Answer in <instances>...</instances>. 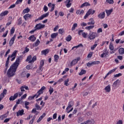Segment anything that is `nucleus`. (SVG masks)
<instances>
[{
  "instance_id": "f257e3e1",
  "label": "nucleus",
  "mask_w": 124,
  "mask_h": 124,
  "mask_svg": "<svg viewBox=\"0 0 124 124\" xmlns=\"http://www.w3.org/2000/svg\"><path fill=\"white\" fill-rule=\"evenodd\" d=\"M19 64H20V57H18L16 62L10 66V68L8 69L7 74L8 75V77H13L14 75H15V73H16V71L18 68V66H19Z\"/></svg>"
},
{
  "instance_id": "f03ea898",
  "label": "nucleus",
  "mask_w": 124,
  "mask_h": 124,
  "mask_svg": "<svg viewBox=\"0 0 124 124\" xmlns=\"http://www.w3.org/2000/svg\"><path fill=\"white\" fill-rule=\"evenodd\" d=\"M97 36V33L94 32H91L88 35V39L89 40H93Z\"/></svg>"
},
{
  "instance_id": "7ed1b4c3",
  "label": "nucleus",
  "mask_w": 124,
  "mask_h": 124,
  "mask_svg": "<svg viewBox=\"0 0 124 124\" xmlns=\"http://www.w3.org/2000/svg\"><path fill=\"white\" fill-rule=\"evenodd\" d=\"M120 83H121L120 80L117 79L113 83L112 88H113L114 90H116V89H117V88H118L119 86H120Z\"/></svg>"
},
{
  "instance_id": "20e7f679",
  "label": "nucleus",
  "mask_w": 124,
  "mask_h": 124,
  "mask_svg": "<svg viewBox=\"0 0 124 124\" xmlns=\"http://www.w3.org/2000/svg\"><path fill=\"white\" fill-rule=\"evenodd\" d=\"M48 16H49V12H47L45 14L42 15L38 19L35 20V22H36V21H41V20H43L44 18H46V17H48Z\"/></svg>"
},
{
  "instance_id": "39448f33",
  "label": "nucleus",
  "mask_w": 124,
  "mask_h": 124,
  "mask_svg": "<svg viewBox=\"0 0 124 124\" xmlns=\"http://www.w3.org/2000/svg\"><path fill=\"white\" fill-rule=\"evenodd\" d=\"M100 63V62L99 61H94L92 62H88L87 63V66L88 67H91L92 65H94V64H99Z\"/></svg>"
},
{
  "instance_id": "423d86ee",
  "label": "nucleus",
  "mask_w": 124,
  "mask_h": 124,
  "mask_svg": "<svg viewBox=\"0 0 124 124\" xmlns=\"http://www.w3.org/2000/svg\"><path fill=\"white\" fill-rule=\"evenodd\" d=\"M46 88L45 87V86H43L40 90H39L37 93H38L37 96L36 97V98H37V97H38V96H39V95H40L42 93H43V91H44V90H45Z\"/></svg>"
},
{
  "instance_id": "0eeeda50",
  "label": "nucleus",
  "mask_w": 124,
  "mask_h": 124,
  "mask_svg": "<svg viewBox=\"0 0 124 124\" xmlns=\"http://www.w3.org/2000/svg\"><path fill=\"white\" fill-rule=\"evenodd\" d=\"M36 29L37 30H41V29H43L45 28V25L41 24V23H39L35 26Z\"/></svg>"
},
{
  "instance_id": "6e6552de",
  "label": "nucleus",
  "mask_w": 124,
  "mask_h": 124,
  "mask_svg": "<svg viewBox=\"0 0 124 124\" xmlns=\"http://www.w3.org/2000/svg\"><path fill=\"white\" fill-rule=\"evenodd\" d=\"M16 38V34H15L14 36L11 39L9 43V44L10 47H11L12 45H13V44H14V41H15Z\"/></svg>"
},
{
  "instance_id": "1a4fd4ad",
  "label": "nucleus",
  "mask_w": 124,
  "mask_h": 124,
  "mask_svg": "<svg viewBox=\"0 0 124 124\" xmlns=\"http://www.w3.org/2000/svg\"><path fill=\"white\" fill-rule=\"evenodd\" d=\"M18 97V93H16L13 96H11L9 98V100L10 101H13Z\"/></svg>"
},
{
  "instance_id": "9d476101",
  "label": "nucleus",
  "mask_w": 124,
  "mask_h": 124,
  "mask_svg": "<svg viewBox=\"0 0 124 124\" xmlns=\"http://www.w3.org/2000/svg\"><path fill=\"white\" fill-rule=\"evenodd\" d=\"M9 59H10V56H9L7 59V60L6 61V63H5V67H6V69L4 71V73H6V70H7V68H8V64L9 63Z\"/></svg>"
},
{
  "instance_id": "9b49d317",
  "label": "nucleus",
  "mask_w": 124,
  "mask_h": 124,
  "mask_svg": "<svg viewBox=\"0 0 124 124\" xmlns=\"http://www.w3.org/2000/svg\"><path fill=\"white\" fill-rule=\"evenodd\" d=\"M98 18H99V19H104V18H105V12L100 13L98 15Z\"/></svg>"
},
{
  "instance_id": "f8f14e48",
  "label": "nucleus",
  "mask_w": 124,
  "mask_h": 124,
  "mask_svg": "<svg viewBox=\"0 0 124 124\" xmlns=\"http://www.w3.org/2000/svg\"><path fill=\"white\" fill-rule=\"evenodd\" d=\"M73 0H66L65 1V3H67L66 6V7H67L68 8L70 7L71 6V1H72Z\"/></svg>"
},
{
  "instance_id": "ddd939ff",
  "label": "nucleus",
  "mask_w": 124,
  "mask_h": 124,
  "mask_svg": "<svg viewBox=\"0 0 124 124\" xmlns=\"http://www.w3.org/2000/svg\"><path fill=\"white\" fill-rule=\"evenodd\" d=\"M107 55H108V51H107V49H105L103 54L101 55L100 57L101 58H105Z\"/></svg>"
},
{
  "instance_id": "4468645a",
  "label": "nucleus",
  "mask_w": 124,
  "mask_h": 124,
  "mask_svg": "<svg viewBox=\"0 0 124 124\" xmlns=\"http://www.w3.org/2000/svg\"><path fill=\"white\" fill-rule=\"evenodd\" d=\"M74 104V103L73 102V101H70L68 104V106L66 109V111H68L69 109H70V108H72V106H73Z\"/></svg>"
},
{
  "instance_id": "2eb2a0df",
  "label": "nucleus",
  "mask_w": 124,
  "mask_h": 124,
  "mask_svg": "<svg viewBox=\"0 0 124 124\" xmlns=\"http://www.w3.org/2000/svg\"><path fill=\"white\" fill-rule=\"evenodd\" d=\"M104 90L106 91V93H110V92H111V86L110 85H108L105 88Z\"/></svg>"
},
{
  "instance_id": "dca6fc26",
  "label": "nucleus",
  "mask_w": 124,
  "mask_h": 124,
  "mask_svg": "<svg viewBox=\"0 0 124 124\" xmlns=\"http://www.w3.org/2000/svg\"><path fill=\"white\" fill-rule=\"evenodd\" d=\"M23 115H24V109L19 110L16 113V116L17 117H19V116H23Z\"/></svg>"
},
{
  "instance_id": "f3484780",
  "label": "nucleus",
  "mask_w": 124,
  "mask_h": 124,
  "mask_svg": "<svg viewBox=\"0 0 124 124\" xmlns=\"http://www.w3.org/2000/svg\"><path fill=\"white\" fill-rule=\"evenodd\" d=\"M28 39L32 41V42H34V41L36 40V38L34 37V35H33L29 37Z\"/></svg>"
},
{
  "instance_id": "a211bd4d",
  "label": "nucleus",
  "mask_w": 124,
  "mask_h": 124,
  "mask_svg": "<svg viewBox=\"0 0 124 124\" xmlns=\"http://www.w3.org/2000/svg\"><path fill=\"white\" fill-rule=\"evenodd\" d=\"M24 89H25V90H28L29 87L26 85H23L20 87L21 92H25Z\"/></svg>"
},
{
  "instance_id": "6ab92c4d",
  "label": "nucleus",
  "mask_w": 124,
  "mask_h": 124,
  "mask_svg": "<svg viewBox=\"0 0 124 124\" xmlns=\"http://www.w3.org/2000/svg\"><path fill=\"white\" fill-rule=\"evenodd\" d=\"M9 22H8L6 25V27H8V26H10L11 24H12V17L10 16L9 17Z\"/></svg>"
},
{
  "instance_id": "aec40b11",
  "label": "nucleus",
  "mask_w": 124,
  "mask_h": 124,
  "mask_svg": "<svg viewBox=\"0 0 124 124\" xmlns=\"http://www.w3.org/2000/svg\"><path fill=\"white\" fill-rule=\"evenodd\" d=\"M91 5L88 2H85V3L81 4L80 8H83V7H85V6H90Z\"/></svg>"
},
{
  "instance_id": "412c9836",
  "label": "nucleus",
  "mask_w": 124,
  "mask_h": 124,
  "mask_svg": "<svg viewBox=\"0 0 124 124\" xmlns=\"http://www.w3.org/2000/svg\"><path fill=\"white\" fill-rule=\"evenodd\" d=\"M31 15H30V14H28L25 15L23 16V18L25 19V21H28V19H29V18H31Z\"/></svg>"
},
{
  "instance_id": "4be33fe9",
  "label": "nucleus",
  "mask_w": 124,
  "mask_h": 124,
  "mask_svg": "<svg viewBox=\"0 0 124 124\" xmlns=\"http://www.w3.org/2000/svg\"><path fill=\"white\" fill-rule=\"evenodd\" d=\"M9 13L8 11H5L3 12H2L0 14V17H3V16H6V15H7Z\"/></svg>"
},
{
  "instance_id": "5701e85b",
  "label": "nucleus",
  "mask_w": 124,
  "mask_h": 124,
  "mask_svg": "<svg viewBox=\"0 0 124 124\" xmlns=\"http://www.w3.org/2000/svg\"><path fill=\"white\" fill-rule=\"evenodd\" d=\"M90 22H88L87 25H94V20L93 18H91L89 19Z\"/></svg>"
},
{
  "instance_id": "b1692460",
  "label": "nucleus",
  "mask_w": 124,
  "mask_h": 124,
  "mask_svg": "<svg viewBox=\"0 0 124 124\" xmlns=\"http://www.w3.org/2000/svg\"><path fill=\"white\" fill-rule=\"evenodd\" d=\"M18 53V51L15 50L13 53L11 54L10 58H13V57H16V56H17L16 54Z\"/></svg>"
},
{
  "instance_id": "393cba45",
  "label": "nucleus",
  "mask_w": 124,
  "mask_h": 124,
  "mask_svg": "<svg viewBox=\"0 0 124 124\" xmlns=\"http://www.w3.org/2000/svg\"><path fill=\"white\" fill-rule=\"evenodd\" d=\"M46 114L45 113H43V115L41 116L37 120V123H39L41 121V120H42V119H43V118L46 116Z\"/></svg>"
},
{
  "instance_id": "a878e982",
  "label": "nucleus",
  "mask_w": 124,
  "mask_h": 124,
  "mask_svg": "<svg viewBox=\"0 0 124 124\" xmlns=\"http://www.w3.org/2000/svg\"><path fill=\"white\" fill-rule=\"evenodd\" d=\"M77 14H79V15H83L84 14V10H78L76 12Z\"/></svg>"
},
{
  "instance_id": "bb28decb",
  "label": "nucleus",
  "mask_w": 124,
  "mask_h": 124,
  "mask_svg": "<svg viewBox=\"0 0 124 124\" xmlns=\"http://www.w3.org/2000/svg\"><path fill=\"white\" fill-rule=\"evenodd\" d=\"M112 12H113L112 9L106 10V13H107V16H109L111 13H112Z\"/></svg>"
},
{
  "instance_id": "cd10ccee",
  "label": "nucleus",
  "mask_w": 124,
  "mask_h": 124,
  "mask_svg": "<svg viewBox=\"0 0 124 124\" xmlns=\"http://www.w3.org/2000/svg\"><path fill=\"white\" fill-rule=\"evenodd\" d=\"M119 53L120 55H124V48L123 47L120 48L119 49Z\"/></svg>"
},
{
  "instance_id": "c85d7f7f",
  "label": "nucleus",
  "mask_w": 124,
  "mask_h": 124,
  "mask_svg": "<svg viewBox=\"0 0 124 124\" xmlns=\"http://www.w3.org/2000/svg\"><path fill=\"white\" fill-rule=\"evenodd\" d=\"M36 61V56H34L32 57V60L29 62V63H32V62H34Z\"/></svg>"
},
{
  "instance_id": "c756f323",
  "label": "nucleus",
  "mask_w": 124,
  "mask_h": 124,
  "mask_svg": "<svg viewBox=\"0 0 124 124\" xmlns=\"http://www.w3.org/2000/svg\"><path fill=\"white\" fill-rule=\"evenodd\" d=\"M59 33H58V32L57 33H53L51 35V38H56L57 37V36H58Z\"/></svg>"
},
{
  "instance_id": "7c9ffc66",
  "label": "nucleus",
  "mask_w": 124,
  "mask_h": 124,
  "mask_svg": "<svg viewBox=\"0 0 124 124\" xmlns=\"http://www.w3.org/2000/svg\"><path fill=\"white\" fill-rule=\"evenodd\" d=\"M48 53H49L48 49H46L42 51V54H43V55H47V54H48Z\"/></svg>"
},
{
  "instance_id": "2f4dec72",
  "label": "nucleus",
  "mask_w": 124,
  "mask_h": 124,
  "mask_svg": "<svg viewBox=\"0 0 124 124\" xmlns=\"http://www.w3.org/2000/svg\"><path fill=\"white\" fill-rule=\"evenodd\" d=\"M78 62L76 61V59H75L72 61V62L70 63V66H73V65H75V64L77 63Z\"/></svg>"
},
{
  "instance_id": "473e14b6",
  "label": "nucleus",
  "mask_w": 124,
  "mask_h": 124,
  "mask_svg": "<svg viewBox=\"0 0 124 124\" xmlns=\"http://www.w3.org/2000/svg\"><path fill=\"white\" fill-rule=\"evenodd\" d=\"M36 96H37V94H35L33 96H29L28 99H29V100H32V99H34V97H36Z\"/></svg>"
},
{
  "instance_id": "72a5a7b5",
  "label": "nucleus",
  "mask_w": 124,
  "mask_h": 124,
  "mask_svg": "<svg viewBox=\"0 0 124 124\" xmlns=\"http://www.w3.org/2000/svg\"><path fill=\"white\" fill-rule=\"evenodd\" d=\"M116 70H117V68H115L109 71V72L107 74V76H109L110 75V74H112V73H113V72H115Z\"/></svg>"
},
{
  "instance_id": "f704fd0d",
  "label": "nucleus",
  "mask_w": 124,
  "mask_h": 124,
  "mask_svg": "<svg viewBox=\"0 0 124 124\" xmlns=\"http://www.w3.org/2000/svg\"><path fill=\"white\" fill-rule=\"evenodd\" d=\"M39 43H40V41H39V39H37L36 42L33 45V46H35L36 47L37 46H38Z\"/></svg>"
},
{
  "instance_id": "c9c22d12",
  "label": "nucleus",
  "mask_w": 124,
  "mask_h": 124,
  "mask_svg": "<svg viewBox=\"0 0 124 124\" xmlns=\"http://www.w3.org/2000/svg\"><path fill=\"white\" fill-rule=\"evenodd\" d=\"M93 28H94V26L91 25V26L86 27L85 29L86 30H92V29H93Z\"/></svg>"
},
{
  "instance_id": "e433bc0d",
  "label": "nucleus",
  "mask_w": 124,
  "mask_h": 124,
  "mask_svg": "<svg viewBox=\"0 0 124 124\" xmlns=\"http://www.w3.org/2000/svg\"><path fill=\"white\" fill-rule=\"evenodd\" d=\"M86 71L85 70L82 69L81 70L80 72L79 73V75L81 76L84 74H86Z\"/></svg>"
},
{
  "instance_id": "4c0bfd02",
  "label": "nucleus",
  "mask_w": 124,
  "mask_h": 124,
  "mask_svg": "<svg viewBox=\"0 0 124 124\" xmlns=\"http://www.w3.org/2000/svg\"><path fill=\"white\" fill-rule=\"evenodd\" d=\"M31 113H34L35 114L38 115V113H39L38 111H36V108H33L31 110Z\"/></svg>"
},
{
  "instance_id": "58836bf2",
  "label": "nucleus",
  "mask_w": 124,
  "mask_h": 124,
  "mask_svg": "<svg viewBox=\"0 0 124 124\" xmlns=\"http://www.w3.org/2000/svg\"><path fill=\"white\" fill-rule=\"evenodd\" d=\"M71 39H72V37H71L70 35H69L67 37H66V40L68 42L70 41Z\"/></svg>"
},
{
  "instance_id": "ea45409f",
  "label": "nucleus",
  "mask_w": 124,
  "mask_h": 124,
  "mask_svg": "<svg viewBox=\"0 0 124 124\" xmlns=\"http://www.w3.org/2000/svg\"><path fill=\"white\" fill-rule=\"evenodd\" d=\"M59 58H60V57L59 56V55H54V60H55V62H58V60H59Z\"/></svg>"
},
{
  "instance_id": "a19ab883",
  "label": "nucleus",
  "mask_w": 124,
  "mask_h": 124,
  "mask_svg": "<svg viewBox=\"0 0 124 124\" xmlns=\"http://www.w3.org/2000/svg\"><path fill=\"white\" fill-rule=\"evenodd\" d=\"M35 109H36V110H41V108H40V106H39V105L37 104H36L35 105Z\"/></svg>"
},
{
  "instance_id": "79ce46f5",
  "label": "nucleus",
  "mask_w": 124,
  "mask_h": 124,
  "mask_svg": "<svg viewBox=\"0 0 124 124\" xmlns=\"http://www.w3.org/2000/svg\"><path fill=\"white\" fill-rule=\"evenodd\" d=\"M83 47V45H82V44H80L79 45H78L77 46H75L72 47V50H74L75 48H76V49H77V48H79V47Z\"/></svg>"
},
{
  "instance_id": "37998d69",
  "label": "nucleus",
  "mask_w": 124,
  "mask_h": 124,
  "mask_svg": "<svg viewBox=\"0 0 124 124\" xmlns=\"http://www.w3.org/2000/svg\"><path fill=\"white\" fill-rule=\"evenodd\" d=\"M106 2L109 3V4H113L114 3V0H106Z\"/></svg>"
},
{
  "instance_id": "c03bdc74",
  "label": "nucleus",
  "mask_w": 124,
  "mask_h": 124,
  "mask_svg": "<svg viewBox=\"0 0 124 124\" xmlns=\"http://www.w3.org/2000/svg\"><path fill=\"white\" fill-rule=\"evenodd\" d=\"M30 10H31L30 9V8H27L26 9H25L23 10V12H24V13H29V12H30Z\"/></svg>"
},
{
  "instance_id": "a18cd8bd",
  "label": "nucleus",
  "mask_w": 124,
  "mask_h": 124,
  "mask_svg": "<svg viewBox=\"0 0 124 124\" xmlns=\"http://www.w3.org/2000/svg\"><path fill=\"white\" fill-rule=\"evenodd\" d=\"M68 82H69V78L67 79L65 81L64 85H65V86H69V84H68Z\"/></svg>"
},
{
  "instance_id": "49530a36",
  "label": "nucleus",
  "mask_w": 124,
  "mask_h": 124,
  "mask_svg": "<svg viewBox=\"0 0 124 124\" xmlns=\"http://www.w3.org/2000/svg\"><path fill=\"white\" fill-rule=\"evenodd\" d=\"M78 25L77 24V23L74 24V25H73V27L72 28V31H74V30H75V28H77Z\"/></svg>"
},
{
  "instance_id": "de8ad7c7",
  "label": "nucleus",
  "mask_w": 124,
  "mask_h": 124,
  "mask_svg": "<svg viewBox=\"0 0 124 124\" xmlns=\"http://www.w3.org/2000/svg\"><path fill=\"white\" fill-rule=\"evenodd\" d=\"M82 35L84 38H87V37H88V33L83 32V33H82Z\"/></svg>"
},
{
  "instance_id": "09e8293b",
  "label": "nucleus",
  "mask_w": 124,
  "mask_h": 124,
  "mask_svg": "<svg viewBox=\"0 0 124 124\" xmlns=\"http://www.w3.org/2000/svg\"><path fill=\"white\" fill-rule=\"evenodd\" d=\"M34 120H35V116H34L32 120H31L29 124H33V122H34Z\"/></svg>"
},
{
  "instance_id": "8fccbe9b",
  "label": "nucleus",
  "mask_w": 124,
  "mask_h": 124,
  "mask_svg": "<svg viewBox=\"0 0 124 124\" xmlns=\"http://www.w3.org/2000/svg\"><path fill=\"white\" fill-rule=\"evenodd\" d=\"M59 32L60 34H63V32H64V30L62 29H59Z\"/></svg>"
},
{
  "instance_id": "3c124183",
  "label": "nucleus",
  "mask_w": 124,
  "mask_h": 124,
  "mask_svg": "<svg viewBox=\"0 0 124 124\" xmlns=\"http://www.w3.org/2000/svg\"><path fill=\"white\" fill-rule=\"evenodd\" d=\"M30 51V49L28 48V47H26L24 51L22 52V54H25V53H28Z\"/></svg>"
},
{
  "instance_id": "603ef678",
  "label": "nucleus",
  "mask_w": 124,
  "mask_h": 124,
  "mask_svg": "<svg viewBox=\"0 0 124 124\" xmlns=\"http://www.w3.org/2000/svg\"><path fill=\"white\" fill-rule=\"evenodd\" d=\"M26 72H22L21 73L20 76H21V77L23 78V77H26Z\"/></svg>"
},
{
  "instance_id": "864d4df0",
  "label": "nucleus",
  "mask_w": 124,
  "mask_h": 124,
  "mask_svg": "<svg viewBox=\"0 0 124 124\" xmlns=\"http://www.w3.org/2000/svg\"><path fill=\"white\" fill-rule=\"evenodd\" d=\"M6 114H4V115H1L0 116V120H3V119H5V118H7V116H5Z\"/></svg>"
},
{
  "instance_id": "5fc2aeb1",
  "label": "nucleus",
  "mask_w": 124,
  "mask_h": 124,
  "mask_svg": "<svg viewBox=\"0 0 124 124\" xmlns=\"http://www.w3.org/2000/svg\"><path fill=\"white\" fill-rule=\"evenodd\" d=\"M22 24V19L21 18H19L18 19V23H17V25L18 26H20Z\"/></svg>"
},
{
  "instance_id": "6e6d98bb",
  "label": "nucleus",
  "mask_w": 124,
  "mask_h": 124,
  "mask_svg": "<svg viewBox=\"0 0 124 124\" xmlns=\"http://www.w3.org/2000/svg\"><path fill=\"white\" fill-rule=\"evenodd\" d=\"M44 66V60H41L40 63V66L43 67Z\"/></svg>"
},
{
  "instance_id": "4d7b16f0",
  "label": "nucleus",
  "mask_w": 124,
  "mask_h": 124,
  "mask_svg": "<svg viewBox=\"0 0 124 124\" xmlns=\"http://www.w3.org/2000/svg\"><path fill=\"white\" fill-rule=\"evenodd\" d=\"M54 92V89L52 88H50L49 90V92L50 94H52V93H53Z\"/></svg>"
},
{
  "instance_id": "13d9d810",
  "label": "nucleus",
  "mask_w": 124,
  "mask_h": 124,
  "mask_svg": "<svg viewBox=\"0 0 124 124\" xmlns=\"http://www.w3.org/2000/svg\"><path fill=\"white\" fill-rule=\"evenodd\" d=\"M31 55H30L27 57V59H26V62H30L31 60Z\"/></svg>"
},
{
  "instance_id": "bf43d9fd",
  "label": "nucleus",
  "mask_w": 124,
  "mask_h": 124,
  "mask_svg": "<svg viewBox=\"0 0 124 124\" xmlns=\"http://www.w3.org/2000/svg\"><path fill=\"white\" fill-rule=\"evenodd\" d=\"M15 31V28L13 27L12 29H11V34H13Z\"/></svg>"
},
{
  "instance_id": "052dcab7",
  "label": "nucleus",
  "mask_w": 124,
  "mask_h": 124,
  "mask_svg": "<svg viewBox=\"0 0 124 124\" xmlns=\"http://www.w3.org/2000/svg\"><path fill=\"white\" fill-rule=\"evenodd\" d=\"M92 12H93V10L89 9V11L87 12V14L90 16V15L92 14Z\"/></svg>"
},
{
  "instance_id": "680f3d73",
  "label": "nucleus",
  "mask_w": 124,
  "mask_h": 124,
  "mask_svg": "<svg viewBox=\"0 0 124 124\" xmlns=\"http://www.w3.org/2000/svg\"><path fill=\"white\" fill-rule=\"evenodd\" d=\"M22 1H23V0H17L16 2V4H19L20 3H22Z\"/></svg>"
},
{
  "instance_id": "e2e57ef3",
  "label": "nucleus",
  "mask_w": 124,
  "mask_h": 124,
  "mask_svg": "<svg viewBox=\"0 0 124 124\" xmlns=\"http://www.w3.org/2000/svg\"><path fill=\"white\" fill-rule=\"evenodd\" d=\"M54 9H55V4H52L51 6V9L50 10V12H52V11H53Z\"/></svg>"
},
{
  "instance_id": "0e129e2a",
  "label": "nucleus",
  "mask_w": 124,
  "mask_h": 124,
  "mask_svg": "<svg viewBox=\"0 0 124 124\" xmlns=\"http://www.w3.org/2000/svg\"><path fill=\"white\" fill-rule=\"evenodd\" d=\"M15 6H16V4H13V5H11L9 7V9H11L12 8H14V7H15Z\"/></svg>"
},
{
  "instance_id": "69168bd1",
  "label": "nucleus",
  "mask_w": 124,
  "mask_h": 124,
  "mask_svg": "<svg viewBox=\"0 0 124 124\" xmlns=\"http://www.w3.org/2000/svg\"><path fill=\"white\" fill-rule=\"evenodd\" d=\"M96 46H97V44H95L93 45V46H91V50H94V48H95V47H96Z\"/></svg>"
},
{
  "instance_id": "338daca9",
  "label": "nucleus",
  "mask_w": 124,
  "mask_h": 124,
  "mask_svg": "<svg viewBox=\"0 0 124 124\" xmlns=\"http://www.w3.org/2000/svg\"><path fill=\"white\" fill-rule=\"evenodd\" d=\"M92 122L90 120L87 121L83 123H81V124H91Z\"/></svg>"
},
{
  "instance_id": "774afa93",
  "label": "nucleus",
  "mask_w": 124,
  "mask_h": 124,
  "mask_svg": "<svg viewBox=\"0 0 124 124\" xmlns=\"http://www.w3.org/2000/svg\"><path fill=\"white\" fill-rule=\"evenodd\" d=\"M120 76H122V74L121 73H119L118 74L115 75L114 77L115 78H117V77H120Z\"/></svg>"
}]
</instances>
